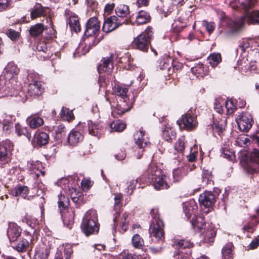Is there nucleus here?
Returning <instances> with one entry per match:
<instances>
[{
    "mask_svg": "<svg viewBox=\"0 0 259 259\" xmlns=\"http://www.w3.org/2000/svg\"><path fill=\"white\" fill-rule=\"evenodd\" d=\"M256 2L255 0H238V4L242 6L246 12L244 16L238 19L235 21L231 20L228 22V26L232 31L239 30L245 23L248 24L259 23V11L250 10Z\"/></svg>",
    "mask_w": 259,
    "mask_h": 259,
    "instance_id": "nucleus-1",
    "label": "nucleus"
},
{
    "mask_svg": "<svg viewBox=\"0 0 259 259\" xmlns=\"http://www.w3.org/2000/svg\"><path fill=\"white\" fill-rule=\"evenodd\" d=\"M20 89V86L15 79L5 80L4 84L0 82V98L14 96L16 97V101L24 103L27 100V96Z\"/></svg>",
    "mask_w": 259,
    "mask_h": 259,
    "instance_id": "nucleus-2",
    "label": "nucleus"
},
{
    "mask_svg": "<svg viewBox=\"0 0 259 259\" xmlns=\"http://www.w3.org/2000/svg\"><path fill=\"white\" fill-rule=\"evenodd\" d=\"M253 141L254 144H256L258 149L254 148L249 155L240 159L244 169L249 172L253 173L259 170V132L256 133L253 136Z\"/></svg>",
    "mask_w": 259,
    "mask_h": 259,
    "instance_id": "nucleus-3",
    "label": "nucleus"
},
{
    "mask_svg": "<svg viewBox=\"0 0 259 259\" xmlns=\"http://www.w3.org/2000/svg\"><path fill=\"white\" fill-rule=\"evenodd\" d=\"M82 230L87 236L98 232L99 225L98 223L97 214L96 210H90L87 212L84 217Z\"/></svg>",
    "mask_w": 259,
    "mask_h": 259,
    "instance_id": "nucleus-4",
    "label": "nucleus"
},
{
    "mask_svg": "<svg viewBox=\"0 0 259 259\" xmlns=\"http://www.w3.org/2000/svg\"><path fill=\"white\" fill-rule=\"evenodd\" d=\"M58 197V206L61 210L64 225L69 229H71L74 223V212L72 209H65L68 203V199L64 195L60 194Z\"/></svg>",
    "mask_w": 259,
    "mask_h": 259,
    "instance_id": "nucleus-5",
    "label": "nucleus"
},
{
    "mask_svg": "<svg viewBox=\"0 0 259 259\" xmlns=\"http://www.w3.org/2000/svg\"><path fill=\"white\" fill-rule=\"evenodd\" d=\"M27 79L29 82L27 94L31 97L40 95L44 89L42 83L39 81V75L36 72H30L27 75Z\"/></svg>",
    "mask_w": 259,
    "mask_h": 259,
    "instance_id": "nucleus-6",
    "label": "nucleus"
},
{
    "mask_svg": "<svg viewBox=\"0 0 259 259\" xmlns=\"http://www.w3.org/2000/svg\"><path fill=\"white\" fill-rule=\"evenodd\" d=\"M152 34L151 29L149 28L139 35L134 40L136 47L143 52H146L149 48V39L152 37Z\"/></svg>",
    "mask_w": 259,
    "mask_h": 259,
    "instance_id": "nucleus-7",
    "label": "nucleus"
},
{
    "mask_svg": "<svg viewBox=\"0 0 259 259\" xmlns=\"http://www.w3.org/2000/svg\"><path fill=\"white\" fill-rule=\"evenodd\" d=\"M13 147V144L9 140H6L0 143V165L10 161V153Z\"/></svg>",
    "mask_w": 259,
    "mask_h": 259,
    "instance_id": "nucleus-8",
    "label": "nucleus"
},
{
    "mask_svg": "<svg viewBox=\"0 0 259 259\" xmlns=\"http://www.w3.org/2000/svg\"><path fill=\"white\" fill-rule=\"evenodd\" d=\"M114 228L116 226L119 225L122 232H125L128 228V224L129 222V214L127 212L123 213L121 215L119 211H116L114 214Z\"/></svg>",
    "mask_w": 259,
    "mask_h": 259,
    "instance_id": "nucleus-9",
    "label": "nucleus"
},
{
    "mask_svg": "<svg viewBox=\"0 0 259 259\" xmlns=\"http://www.w3.org/2000/svg\"><path fill=\"white\" fill-rule=\"evenodd\" d=\"M113 58L114 55L111 54L109 56L104 57L101 61V63L98 67V72L100 76L101 74L106 73L109 74L113 68Z\"/></svg>",
    "mask_w": 259,
    "mask_h": 259,
    "instance_id": "nucleus-10",
    "label": "nucleus"
},
{
    "mask_svg": "<svg viewBox=\"0 0 259 259\" xmlns=\"http://www.w3.org/2000/svg\"><path fill=\"white\" fill-rule=\"evenodd\" d=\"M239 129L243 132H248L252 125V118L250 114L247 112L242 113L236 119Z\"/></svg>",
    "mask_w": 259,
    "mask_h": 259,
    "instance_id": "nucleus-11",
    "label": "nucleus"
},
{
    "mask_svg": "<svg viewBox=\"0 0 259 259\" xmlns=\"http://www.w3.org/2000/svg\"><path fill=\"white\" fill-rule=\"evenodd\" d=\"M125 23V21L121 22L116 16H112L107 18L104 21L102 30L106 33H109L116 29L119 25Z\"/></svg>",
    "mask_w": 259,
    "mask_h": 259,
    "instance_id": "nucleus-12",
    "label": "nucleus"
},
{
    "mask_svg": "<svg viewBox=\"0 0 259 259\" xmlns=\"http://www.w3.org/2000/svg\"><path fill=\"white\" fill-rule=\"evenodd\" d=\"M84 127L87 128L89 134L99 138L104 132L103 126L100 122H93L89 120L87 123H83Z\"/></svg>",
    "mask_w": 259,
    "mask_h": 259,
    "instance_id": "nucleus-13",
    "label": "nucleus"
},
{
    "mask_svg": "<svg viewBox=\"0 0 259 259\" xmlns=\"http://www.w3.org/2000/svg\"><path fill=\"white\" fill-rule=\"evenodd\" d=\"M51 10L48 7H43L41 4H36L32 9L30 17L32 20L40 17H50Z\"/></svg>",
    "mask_w": 259,
    "mask_h": 259,
    "instance_id": "nucleus-14",
    "label": "nucleus"
},
{
    "mask_svg": "<svg viewBox=\"0 0 259 259\" xmlns=\"http://www.w3.org/2000/svg\"><path fill=\"white\" fill-rule=\"evenodd\" d=\"M163 227L164 225L162 220L158 219L155 220V223H153V226L150 230V235L158 239H162L164 235Z\"/></svg>",
    "mask_w": 259,
    "mask_h": 259,
    "instance_id": "nucleus-15",
    "label": "nucleus"
},
{
    "mask_svg": "<svg viewBox=\"0 0 259 259\" xmlns=\"http://www.w3.org/2000/svg\"><path fill=\"white\" fill-rule=\"evenodd\" d=\"M21 233L20 228L15 223H9L7 229V236L11 242H15L20 237Z\"/></svg>",
    "mask_w": 259,
    "mask_h": 259,
    "instance_id": "nucleus-16",
    "label": "nucleus"
},
{
    "mask_svg": "<svg viewBox=\"0 0 259 259\" xmlns=\"http://www.w3.org/2000/svg\"><path fill=\"white\" fill-rule=\"evenodd\" d=\"M215 201V195L209 191L204 192L199 197L200 204L205 207H211L214 203Z\"/></svg>",
    "mask_w": 259,
    "mask_h": 259,
    "instance_id": "nucleus-17",
    "label": "nucleus"
},
{
    "mask_svg": "<svg viewBox=\"0 0 259 259\" xmlns=\"http://www.w3.org/2000/svg\"><path fill=\"white\" fill-rule=\"evenodd\" d=\"M19 72V68L13 62H9L5 68L4 77L5 80L15 79V76Z\"/></svg>",
    "mask_w": 259,
    "mask_h": 259,
    "instance_id": "nucleus-18",
    "label": "nucleus"
},
{
    "mask_svg": "<svg viewBox=\"0 0 259 259\" xmlns=\"http://www.w3.org/2000/svg\"><path fill=\"white\" fill-rule=\"evenodd\" d=\"M134 136L135 143L139 148H144L148 145L149 143L148 138L142 128L137 132Z\"/></svg>",
    "mask_w": 259,
    "mask_h": 259,
    "instance_id": "nucleus-19",
    "label": "nucleus"
},
{
    "mask_svg": "<svg viewBox=\"0 0 259 259\" xmlns=\"http://www.w3.org/2000/svg\"><path fill=\"white\" fill-rule=\"evenodd\" d=\"M100 29V24L96 17L90 18L87 23L86 33L89 35L96 34Z\"/></svg>",
    "mask_w": 259,
    "mask_h": 259,
    "instance_id": "nucleus-20",
    "label": "nucleus"
},
{
    "mask_svg": "<svg viewBox=\"0 0 259 259\" xmlns=\"http://www.w3.org/2000/svg\"><path fill=\"white\" fill-rule=\"evenodd\" d=\"M197 208V205L194 200H191L183 204L184 212L188 219H189L192 215L196 216Z\"/></svg>",
    "mask_w": 259,
    "mask_h": 259,
    "instance_id": "nucleus-21",
    "label": "nucleus"
},
{
    "mask_svg": "<svg viewBox=\"0 0 259 259\" xmlns=\"http://www.w3.org/2000/svg\"><path fill=\"white\" fill-rule=\"evenodd\" d=\"M215 235V228L212 225H208L207 228L201 234L204 241L208 243H211L213 241Z\"/></svg>",
    "mask_w": 259,
    "mask_h": 259,
    "instance_id": "nucleus-22",
    "label": "nucleus"
},
{
    "mask_svg": "<svg viewBox=\"0 0 259 259\" xmlns=\"http://www.w3.org/2000/svg\"><path fill=\"white\" fill-rule=\"evenodd\" d=\"M181 121L183 123L184 127L188 130L194 128L197 123L195 117L192 116L190 114L183 115Z\"/></svg>",
    "mask_w": 259,
    "mask_h": 259,
    "instance_id": "nucleus-23",
    "label": "nucleus"
},
{
    "mask_svg": "<svg viewBox=\"0 0 259 259\" xmlns=\"http://www.w3.org/2000/svg\"><path fill=\"white\" fill-rule=\"evenodd\" d=\"M153 186L156 190L166 189L169 187L166 182V177L162 173L152 181Z\"/></svg>",
    "mask_w": 259,
    "mask_h": 259,
    "instance_id": "nucleus-24",
    "label": "nucleus"
},
{
    "mask_svg": "<svg viewBox=\"0 0 259 259\" xmlns=\"http://www.w3.org/2000/svg\"><path fill=\"white\" fill-rule=\"evenodd\" d=\"M49 254L50 248L42 245L36 248L33 259H48Z\"/></svg>",
    "mask_w": 259,
    "mask_h": 259,
    "instance_id": "nucleus-25",
    "label": "nucleus"
},
{
    "mask_svg": "<svg viewBox=\"0 0 259 259\" xmlns=\"http://www.w3.org/2000/svg\"><path fill=\"white\" fill-rule=\"evenodd\" d=\"M162 172L157 166L154 165H150L146 172V176L148 179V182L153 181L156 177L160 176Z\"/></svg>",
    "mask_w": 259,
    "mask_h": 259,
    "instance_id": "nucleus-26",
    "label": "nucleus"
},
{
    "mask_svg": "<svg viewBox=\"0 0 259 259\" xmlns=\"http://www.w3.org/2000/svg\"><path fill=\"white\" fill-rule=\"evenodd\" d=\"M29 193V189L26 186H17L11 191V194L14 196H21L25 198Z\"/></svg>",
    "mask_w": 259,
    "mask_h": 259,
    "instance_id": "nucleus-27",
    "label": "nucleus"
},
{
    "mask_svg": "<svg viewBox=\"0 0 259 259\" xmlns=\"http://www.w3.org/2000/svg\"><path fill=\"white\" fill-rule=\"evenodd\" d=\"M83 139L82 134L76 131H71L68 136L69 143L72 145H75L81 141Z\"/></svg>",
    "mask_w": 259,
    "mask_h": 259,
    "instance_id": "nucleus-28",
    "label": "nucleus"
},
{
    "mask_svg": "<svg viewBox=\"0 0 259 259\" xmlns=\"http://www.w3.org/2000/svg\"><path fill=\"white\" fill-rule=\"evenodd\" d=\"M27 122L32 128H36L44 124L43 119L36 115H32L27 118Z\"/></svg>",
    "mask_w": 259,
    "mask_h": 259,
    "instance_id": "nucleus-29",
    "label": "nucleus"
},
{
    "mask_svg": "<svg viewBox=\"0 0 259 259\" xmlns=\"http://www.w3.org/2000/svg\"><path fill=\"white\" fill-rule=\"evenodd\" d=\"M255 135L256 134L249 138L245 135H240L235 140V144L240 147H245L250 144V139H252L253 141V136ZM252 142L253 143V141Z\"/></svg>",
    "mask_w": 259,
    "mask_h": 259,
    "instance_id": "nucleus-30",
    "label": "nucleus"
},
{
    "mask_svg": "<svg viewBox=\"0 0 259 259\" xmlns=\"http://www.w3.org/2000/svg\"><path fill=\"white\" fill-rule=\"evenodd\" d=\"M45 29L44 25L41 23H37L32 26L29 29L31 36L36 37L40 35Z\"/></svg>",
    "mask_w": 259,
    "mask_h": 259,
    "instance_id": "nucleus-31",
    "label": "nucleus"
},
{
    "mask_svg": "<svg viewBox=\"0 0 259 259\" xmlns=\"http://www.w3.org/2000/svg\"><path fill=\"white\" fill-rule=\"evenodd\" d=\"M176 132L169 127H165L162 131V137L167 142H171L176 137Z\"/></svg>",
    "mask_w": 259,
    "mask_h": 259,
    "instance_id": "nucleus-32",
    "label": "nucleus"
},
{
    "mask_svg": "<svg viewBox=\"0 0 259 259\" xmlns=\"http://www.w3.org/2000/svg\"><path fill=\"white\" fill-rule=\"evenodd\" d=\"M150 15L145 11H141L136 17V23L138 25L147 23L149 21Z\"/></svg>",
    "mask_w": 259,
    "mask_h": 259,
    "instance_id": "nucleus-33",
    "label": "nucleus"
},
{
    "mask_svg": "<svg viewBox=\"0 0 259 259\" xmlns=\"http://www.w3.org/2000/svg\"><path fill=\"white\" fill-rule=\"evenodd\" d=\"M209 64L213 67L217 66L222 61L220 53H212L207 58Z\"/></svg>",
    "mask_w": 259,
    "mask_h": 259,
    "instance_id": "nucleus-34",
    "label": "nucleus"
},
{
    "mask_svg": "<svg viewBox=\"0 0 259 259\" xmlns=\"http://www.w3.org/2000/svg\"><path fill=\"white\" fill-rule=\"evenodd\" d=\"M115 13L118 17H126L130 13L128 6L125 5L120 4L115 9Z\"/></svg>",
    "mask_w": 259,
    "mask_h": 259,
    "instance_id": "nucleus-35",
    "label": "nucleus"
},
{
    "mask_svg": "<svg viewBox=\"0 0 259 259\" xmlns=\"http://www.w3.org/2000/svg\"><path fill=\"white\" fill-rule=\"evenodd\" d=\"M185 148V138L182 137L177 141L175 145V150L179 153V158L182 156Z\"/></svg>",
    "mask_w": 259,
    "mask_h": 259,
    "instance_id": "nucleus-36",
    "label": "nucleus"
},
{
    "mask_svg": "<svg viewBox=\"0 0 259 259\" xmlns=\"http://www.w3.org/2000/svg\"><path fill=\"white\" fill-rule=\"evenodd\" d=\"M191 224L193 228L200 230L205 225L203 217L201 216H195L191 221Z\"/></svg>",
    "mask_w": 259,
    "mask_h": 259,
    "instance_id": "nucleus-37",
    "label": "nucleus"
},
{
    "mask_svg": "<svg viewBox=\"0 0 259 259\" xmlns=\"http://www.w3.org/2000/svg\"><path fill=\"white\" fill-rule=\"evenodd\" d=\"M29 244V242L26 239H23L20 240L15 246H13V247L17 251L23 252L26 251Z\"/></svg>",
    "mask_w": 259,
    "mask_h": 259,
    "instance_id": "nucleus-38",
    "label": "nucleus"
},
{
    "mask_svg": "<svg viewBox=\"0 0 259 259\" xmlns=\"http://www.w3.org/2000/svg\"><path fill=\"white\" fill-rule=\"evenodd\" d=\"M15 131L18 136H25L28 139V141L30 140L31 135L28 132L26 127H22L19 124H16L15 125Z\"/></svg>",
    "mask_w": 259,
    "mask_h": 259,
    "instance_id": "nucleus-39",
    "label": "nucleus"
},
{
    "mask_svg": "<svg viewBox=\"0 0 259 259\" xmlns=\"http://www.w3.org/2000/svg\"><path fill=\"white\" fill-rule=\"evenodd\" d=\"M60 115L63 120L69 121L74 118V115L71 110L65 107H63L61 110Z\"/></svg>",
    "mask_w": 259,
    "mask_h": 259,
    "instance_id": "nucleus-40",
    "label": "nucleus"
},
{
    "mask_svg": "<svg viewBox=\"0 0 259 259\" xmlns=\"http://www.w3.org/2000/svg\"><path fill=\"white\" fill-rule=\"evenodd\" d=\"M126 127V124L120 120H116L110 124L111 132H121Z\"/></svg>",
    "mask_w": 259,
    "mask_h": 259,
    "instance_id": "nucleus-41",
    "label": "nucleus"
},
{
    "mask_svg": "<svg viewBox=\"0 0 259 259\" xmlns=\"http://www.w3.org/2000/svg\"><path fill=\"white\" fill-rule=\"evenodd\" d=\"M113 90L115 94L123 99H124L127 96V92L128 90L126 87L116 84L114 86Z\"/></svg>",
    "mask_w": 259,
    "mask_h": 259,
    "instance_id": "nucleus-42",
    "label": "nucleus"
},
{
    "mask_svg": "<svg viewBox=\"0 0 259 259\" xmlns=\"http://www.w3.org/2000/svg\"><path fill=\"white\" fill-rule=\"evenodd\" d=\"M132 242L134 247L141 248L144 245V240L139 235L135 234L132 239Z\"/></svg>",
    "mask_w": 259,
    "mask_h": 259,
    "instance_id": "nucleus-43",
    "label": "nucleus"
},
{
    "mask_svg": "<svg viewBox=\"0 0 259 259\" xmlns=\"http://www.w3.org/2000/svg\"><path fill=\"white\" fill-rule=\"evenodd\" d=\"M232 243H228L222 249V254L225 259L230 258L232 256Z\"/></svg>",
    "mask_w": 259,
    "mask_h": 259,
    "instance_id": "nucleus-44",
    "label": "nucleus"
},
{
    "mask_svg": "<svg viewBox=\"0 0 259 259\" xmlns=\"http://www.w3.org/2000/svg\"><path fill=\"white\" fill-rule=\"evenodd\" d=\"M187 174V170L185 167L178 168L174 169L173 176L175 179L179 180Z\"/></svg>",
    "mask_w": 259,
    "mask_h": 259,
    "instance_id": "nucleus-45",
    "label": "nucleus"
},
{
    "mask_svg": "<svg viewBox=\"0 0 259 259\" xmlns=\"http://www.w3.org/2000/svg\"><path fill=\"white\" fill-rule=\"evenodd\" d=\"M125 103L124 101L122 102L121 104H117L113 111V113H115L119 115H121L125 112L129 111V108H125L124 106Z\"/></svg>",
    "mask_w": 259,
    "mask_h": 259,
    "instance_id": "nucleus-46",
    "label": "nucleus"
},
{
    "mask_svg": "<svg viewBox=\"0 0 259 259\" xmlns=\"http://www.w3.org/2000/svg\"><path fill=\"white\" fill-rule=\"evenodd\" d=\"M49 140V135L45 132H40L37 135V142L40 145L46 144Z\"/></svg>",
    "mask_w": 259,
    "mask_h": 259,
    "instance_id": "nucleus-47",
    "label": "nucleus"
},
{
    "mask_svg": "<svg viewBox=\"0 0 259 259\" xmlns=\"http://www.w3.org/2000/svg\"><path fill=\"white\" fill-rule=\"evenodd\" d=\"M175 246L179 248H190L192 246V244L189 241L187 240H176L175 242Z\"/></svg>",
    "mask_w": 259,
    "mask_h": 259,
    "instance_id": "nucleus-48",
    "label": "nucleus"
},
{
    "mask_svg": "<svg viewBox=\"0 0 259 259\" xmlns=\"http://www.w3.org/2000/svg\"><path fill=\"white\" fill-rule=\"evenodd\" d=\"M92 45L91 43L87 44L85 42H81L79 45V46L77 48V51L78 52H79L80 50H81V54L84 55L85 53L89 51Z\"/></svg>",
    "mask_w": 259,
    "mask_h": 259,
    "instance_id": "nucleus-49",
    "label": "nucleus"
},
{
    "mask_svg": "<svg viewBox=\"0 0 259 259\" xmlns=\"http://www.w3.org/2000/svg\"><path fill=\"white\" fill-rule=\"evenodd\" d=\"M114 209L116 211L119 210L121 207V200L122 199V196L121 193H116L114 194Z\"/></svg>",
    "mask_w": 259,
    "mask_h": 259,
    "instance_id": "nucleus-50",
    "label": "nucleus"
},
{
    "mask_svg": "<svg viewBox=\"0 0 259 259\" xmlns=\"http://www.w3.org/2000/svg\"><path fill=\"white\" fill-rule=\"evenodd\" d=\"M69 25L72 29L75 32L80 31V25L78 20L76 18H70L69 20Z\"/></svg>",
    "mask_w": 259,
    "mask_h": 259,
    "instance_id": "nucleus-51",
    "label": "nucleus"
},
{
    "mask_svg": "<svg viewBox=\"0 0 259 259\" xmlns=\"http://www.w3.org/2000/svg\"><path fill=\"white\" fill-rule=\"evenodd\" d=\"M46 20L48 25L46 26V29L47 31L49 30V37H53L55 36L56 31L53 28L52 20L50 18H47Z\"/></svg>",
    "mask_w": 259,
    "mask_h": 259,
    "instance_id": "nucleus-52",
    "label": "nucleus"
},
{
    "mask_svg": "<svg viewBox=\"0 0 259 259\" xmlns=\"http://www.w3.org/2000/svg\"><path fill=\"white\" fill-rule=\"evenodd\" d=\"M7 36L13 41L17 40L20 37V33L16 30L9 29L7 31Z\"/></svg>",
    "mask_w": 259,
    "mask_h": 259,
    "instance_id": "nucleus-53",
    "label": "nucleus"
},
{
    "mask_svg": "<svg viewBox=\"0 0 259 259\" xmlns=\"http://www.w3.org/2000/svg\"><path fill=\"white\" fill-rule=\"evenodd\" d=\"M214 130H215L219 135L222 133L223 130L224 129L225 125L224 122H222L219 123L218 122H214L212 125Z\"/></svg>",
    "mask_w": 259,
    "mask_h": 259,
    "instance_id": "nucleus-54",
    "label": "nucleus"
},
{
    "mask_svg": "<svg viewBox=\"0 0 259 259\" xmlns=\"http://www.w3.org/2000/svg\"><path fill=\"white\" fill-rule=\"evenodd\" d=\"M10 119L7 118H3V121L0 118V123L3 125V130L8 133L10 130L11 123L10 122Z\"/></svg>",
    "mask_w": 259,
    "mask_h": 259,
    "instance_id": "nucleus-55",
    "label": "nucleus"
},
{
    "mask_svg": "<svg viewBox=\"0 0 259 259\" xmlns=\"http://www.w3.org/2000/svg\"><path fill=\"white\" fill-rule=\"evenodd\" d=\"M223 104H225V107L228 114H232L234 112L235 107L231 101H224L222 100Z\"/></svg>",
    "mask_w": 259,
    "mask_h": 259,
    "instance_id": "nucleus-56",
    "label": "nucleus"
},
{
    "mask_svg": "<svg viewBox=\"0 0 259 259\" xmlns=\"http://www.w3.org/2000/svg\"><path fill=\"white\" fill-rule=\"evenodd\" d=\"M192 70L193 72H196L197 77H203L206 74L205 72H204V69L201 65H198L196 67L192 68Z\"/></svg>",
    "mask_w": 259,
    "mask_h": 259,
    "instance_id": "nucleus-57",
    "label": "nucleus"
},
{
    "mask_svg": "<svg viewBox=\"0 0 259 259\" xmlns=\"http://www.w3.org/2000/svg\"><path fill=\"white\" fill-rule=\"evenodd\" d=\"M202 183H203L204 185H207L211 183V175L208 171H207L206 172H204L203 173V175L202 176Z\"/></svg>",
    "mask_w": 259,
    "mask_h": 259,
    "instance_id": "nucleus-58",
    "label": "nucleus"
},
{
    "mask_svg": "<svg viewBox=\"0 0 259 259\" xmlns=\"http://www.w3.org/2000/svg\"><path fill=\"white\" fill-rule=\"evenodd\" d=\"M203 25L205 27L209 33H210L214 30L215 27L214 23L208 22L206 21H204L203 22Z\"/></svg>",
    "mask_w": 259,
    "mask_h": 259,
    "instance_id": "nucleus-59",
    "label": "nucleus"
},
{
    "mask_svg": "<svg viewBox=\"0 0 259 259\" xmlns=\"http://www.w3.org/2000/svg\"><path fill=\"white\" fill-rule=\"evenodd\" d=\"M114 156L117 160H122L125 158L126 154L124 150L120 149L115 154Z\"/></svg>",
    "mask_w": 259,
    "mask_h": 259,
    "instance_id": "nucleus-60",
    "label": "nucleus"
},
{
    "mask_svg": "<svg viewBox=\"0 0 259 259\" xmlns=\"http://www.w3.org/2000/svg\"><path fill=\"white\" fill-rule=\"evenodd\" d=\"M259 246V237L253 239L249 245L247 246L249 249H254Z\"/></svg>",
    "mask_w": 259,
    "mask_h": 259,
    "instance_id": "nucleus-61",
    "label": "nucleus"
},
{
    "mask_svg": "<svg viewBox=\"0 0 259 259\" xmlns=\"http://www.w3.org/2000/svg\"><path fill=\"white\" fill-rule=\"evenodd\" d=\"M137 182V180H133L130 182V184L128 185L127 188V192L129 193V194L131 195L133 193V192L136 186Z\"/></svg>",
    "mask_w": 259,
    "mask_h": 259,
    "instance_id": "nucleus-62",
    "label": "nucleus"
},
{
    "mask_svg": "<svg viewBox=\"0 0 259 259\" xmlns=\"http://www.w3.org/2000/svg\"><path fill=\"white\" fill-rule=\"evenodd\" d=\"M224 157L228 159L230 161H234L235 156L234 154L229 150H224L223 153Z\"/></svg>",
    "mask_w": 259,
    "mask_h": 259,
    "instance_id": "nucleus-63",
    "label": "nucleus"
},
{
    "mask_svg": "<svg viewBox=\"0 0 259 259\" xmlns=\"http://www.w3.org/2000/svg\"><path fill=\"white\" fill-rule=\"evenodd\" d=\"M36 50L39 52H46L47 51L46 44L44 42H40L37 44Z\"/></svg>",
    "mask_w": 259,
    "mask_h": 259,
    "instance_id": "nucleus-64",
    "label": "nucleus"
}]
</instances>
